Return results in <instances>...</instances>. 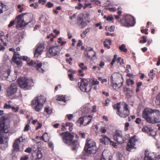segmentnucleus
I'll return each instance as SVG.
<instances>
[{
	"label": "nucleus",
	"mask_w": 160,
	"mask_h": 160,
	"mask_svg": "<svg viewBox=\"0 0 160 160\" xmlns=\"http://www.w3.org/2000/svg\"><path fill=\"white\" fill-rule=\"evenodd\" d=\"M93 148L92 147H90V148L89 149L88 147H84V150L85 152V155L88 156H90L92 155H93L96 152L97 148L96 146V148L94 149V151H93Z\"/></svg>",
	"instance_id": "dca6fc26"
},
{
	"label": "nucleus",
	"mask_w": 160,
	"mask_h": 160,
	"mask_svg": "<svg viewBox=\"0 0 160 160\" xmlns=\"http://www.w3.org/2000/svg\"><path fill=\"white\" fill-rule=\"evenodd\" d=\"M32 16V14L27 13L18 15L15 20V22H16L17 28H18L26 25L24 19H25L28 18H31V19Z\"/></svg>",
	"instance_id": "20e7f679"
},
{
	"label": "nucleus",
	"mask_w": 160,
	"mask_h": 160,
	"mask_svg": "<svg viewBox=\"0 0 160 160\" xmlns=\"http://www.w3.org/2000/svg\"><path fill=\"white\" fill-rule=\"evenodd\" d=\"M122 83H121V85L120 86H119L117 83H112V86L114 89L116 90V89L122 86Z\"/></svg>",
	"instance_id": "2f4dec72"
},
{
	"label": "nucleus",
	"mask_w": 160,
	"mask_h": 160,
	"mask_svg": "<svg viewBox=\"0 0 160 160\" xmlns=\"http://www.w3.org/2000/svg\"><path fill=\"white\" fill-rule=\"evenodd\" d=\"M40 97L38 96L35 98L32 102V106L33 107H34L35 110L38 112L39 111L40 108Z\"/></svg>",
	"instance_id": "2eb2a0df"
},
{
	"label": "nucleus",
	"mask_w": 160,
	"mask_h": 160,
	"mask_svg": "<svg viewBox=\"0 0 160 160\" xmlns=\"http://www.w3.org/2000/svg\"><path fill=\"white\" fill-rule=\"evenodd\" d=\"M15 21H11L10 23L8 25V27L9 28H10L12 26H13L15 24Z\"/></svg>",
	"instance_id": "bf43d9fd"
},
{
	"label": "nucleus",
	"mask_w": 160,
	"mask_h": 160,
	"mask_svg": "<svg viewBox=\"0 0 160 160\" xmlns=\"http://www.w3.org/2000/svg\"><path fill=\"white\" fill-rule=\"evenodd\" d=\"M77 23L78 24L80 22H82L83 21V18L80 17H78L77 18Z\"/></svg>",
	"instance_id": "6e6d98bb"
},
{
	"label": "nucleus",
	"mask_w": 160,
	"mask_h": 160,
	"mask_svg": "<svg viewBox=\"0 0 160 160\" xmlns=\"http://www.w3.org/2000/svg\"><path fill=\"white\" fill-rule=\"evenodd\" d=\"M19 55L18 52H15L12 59L21 58V57H19Z\"/></svg>",
	"instance_id": "c03bdc74"
},
{
	"label": "nucleus",
	"mask_w": 160,
	"mask_h": 160,
	"mask_svg": "<svg viewBox=\"0 0 160 160\" xmlns=\"http://www.w3.org/2000/svg\"><path fill=\"white\" fill-rule=\"evenodd\" d=\"M18 90L17 85L15 83H12L7 90V95L8 96H11L16 93Z\"/></svg>",
	"instance_id": "9b49d317"
},
{
	"label": "nucleus",
	"mask_w": 160,
	"mask_h": 160,
	"mask_svg": "<svg viewBox=\"0 0 160 160\" xmlns=\"http://www.w3.org/2000/svg\"><path fill=\"white\" fill-rule=\"evenodd\" d=\"M45 111L48 114H50L52 112V111L49 109V107L48 106L45 108Z\"/></svg>",
	"instance_id": "58836bf2"
},
{
	"label": "nucleus",
	"mask_w": 160,
	"mask_h": 160,
	"mask_svg": "<svg viewBox=\"0 0 160 160\" xmlns=\"http://www.w3.org/2000/svg\"><path fill=\"white\" fill-rule=\"evenodd\" d=\"M123 92H130V91L132 92V90H131L129 88H127L126 87L123 88Z\"/></svg>",
	"instance_id": "5fc2aeb1"
},
{
	"label": "nucleus",
	"mask_w": 160,
	"mask_h": 160,
	"mask_svg": "<svg viewBox=\"0 0 160 160\" xmlns=\"http://www.w3.org/2000/svg\"><path fill=\"white\" fill-rule=\"evenodd\" d=\"M21 141L20 138L17 139L15 142L14 143L13 145V148L14 151L15 152H18L19 150V144Z\"/></svg>",
	"instance_id": "4be33fe9"
},
{
	"label": "nucleus",
	"mask_w": 160,
	"mask_h": 160,
	"mask_svg": "<svg viewBox=\"0 0 160 160\" xmlns=\"http://www.w3.org/2000/svg\"><path fill=\"white\" fill-rule=\"evenodd\" d=\"M155 74L153 73V70H150V72L148 73L149 77L153 79V78L154 77Z\"/></svg>",
	"instance_id": "a19ab883"
},
{
	"label": "nucleus",
	"mask_w": 160,
	"mask_h": 160,
	"mask_svg": "<svg viewBox=\"0 0 160 160\" xmlns=\"http://www.w3.org/2000/svg\"><path fill=\"white\" fill-rule=\"evenodd\" d=\"M79 67L81 68V69L83 70H87V67L86 66H84V64L83 63H81L79 65Z\"/></svg>",
	"instance_id": "e433bc0d"
},
{
	"label": "nucleus",
	"mask_w": 160,
	"mask_h": 160,
	"mask_svg": "<svg viewBox=\"0 0 160 160\" xmlns=\"http://www.w3.org/2000/svg\"><path fill=\"white\" fill-rule=\"evenodd\" d=\"M88 85V81L86 79L82 78L80 82L78 83V86L81 91L83 92H88L91 89L90 87H88V89L87 87Z\"/></svg>",
	"instance_id": "9d476101"
},
{
	"label": "nucleus",
	"mask_w": 160,
	"mask_h": 160,
	"mask_svg": "<svg viewBox=\"0 0 160 160\" xmlns=\"http://www.w3.org/2000/svg\"><path fill=\"white\" fill-rule=\"evenodd\" d=\"M30 80L26 78L18 79L17 80V83L20 87L25 90L29 89L30 88L31 85L29 84Z\"/></svg>",
	"instance_id": "423d86ee"
},
{
	"label": "nucleus",
	"mask_w": 160,
	"mask_h": 160,
	"mask_svg": "<svg viewBox=\"0 0 160 160\" xmlns=\"http://www.w3.org/2000/svg\"><path fill=\"white\" fill-rule=\"evenodd\" d=\"M113 18L112 17L108 16L107 18V20L108 21H112L113 20Z\"/></svg>",
	"instance_id": "680f3d73"
},
{
	"label": "nucleus",
	"mask_w": 160,
	"mask_h": 160,
	"mask_svg": "<svg viewBox=\"0 0 160 160\" xmlns=\"http://www.w3.org/2000/svg\"><path fill=\"white\" fill-rule=\"evenodd\" d=\"M29 125L28 124H27L25 126L24 131H27L29 129Z\"/></svg>",
	"instance_id": "e2e57ef3"
},
{
	"label": "nucleus",
	"mask_w": 160,
	"mask_h": 160,
	"mask_svg": "<svg viewBox=\"0 0 160 160\" xmlns=\"http://www.w3.org/2000/svg\"><path fill=\"white\" fill-rule=\"evenodd\" d=\"M78 25L79 26L81 27L82 28H83L87 25V23L83 20L80 23H79Z\"/></svg>",
	"instance_id": "4c0bfd02"
},
{
	"label": "nucleus",
	"mask_w": 160,
	"mask_h": 160,
	"mask_svg": "<svg viewBox=\"0 0 160 160\" xmlns=\"http://www.w3.org/2000/svg\"><path fill=\"white\" fill-rule=\"evenodd\" d=\"M60 51V48L58 46H52L49 48L48 52L50 55L55 56L58 55Z\"/></svg>",
	"instance_id": "4468645a"
},
{
	"label": "nucleus",
	"mask_w": 160,
	"mask_h": 160,
	"mask_svg": "<svg viewBox=\"0 0 160 160\" xmlns=\"http://www.w3.org/2000/svg\"><path fill=\"white\" fill-rule=\"evenodd\" d=\"M122 8L121 7H119L118 8V14L119 16H121V15L122 13V11H121Z\"/></svg>",
	"instance_id": "49530a36"
},
{
	"label": "nucleus",
	"mask_w": 160,
	"mask_h": 160,
	"mask_svg": "<svg viewBox=\"0 0 160 160\" xmlns=\"http://www.w3.org/2000/svg\"><path fill=\"white\" fill-rule=\"evenodd\" d=\"M143 131L147 132L149 135L152 137L155 136L156 135V132L151 128H148V127L143 128H142Z\"/></svg>",
	"instance_id": "aec40b11"
},
{
	"label": "nucleus",
	"mask_w": 160,
	"mask_h": 160,
	"mask_svg": "<svg viewBox=\"0 0 160 160\" xmlns=\"http://www.w3.org/2000/svg\"><path fill=\"white\" fill-rule=\"evenodd\" d=\"M12 60L13 62L15 63L17 65L21 67L22 66V64L20 60H17V58L12 59Z\"/></svg>",
	"instance_id": "c85d7f7f"
},
{
	"label": "nucleus",
	"mask_w": 160,
	"mask_h": 160,
	"mask_svg": "<svg viewBox=\"0 0 160 160\" xmlns=\"http://www.w3.org/2000/svg\"><path fill=\"white\" fill-rule=\"evenodd\" d=\"M92 116L89 115L88 116H85L83 117L80 118L76 122L78 124L79 123V126L81 127L82 125L84 126H86L89 124L91 122Z\"/></svg>",
	"instance_id": "1a4fd4ad"
},
{
	"label": "nucleus",
	"mask_w": 160,
	"mask_h": 160,
	"mask_svg": "<svg viewBox=\"0 0 160 160\" xmlns=\"http://www.w3.org/2000/svg\"><path fill=\"white\" fill-rule=\"evenodd\" d=\"M30 7H33L34 8H36L38 6V4L36 3H32L30 5Z\"/></svg>",
	"instance_id": "603ef678"
},
{
	"label": "nucleus",
	"mask_w": 160,
	"mask_h": 160,
	"mask_svg": "<svg viewBox=\"0 0 160 160\" xmlns=\"http://www.w3.org/2000/svg\"><path fill=\"white\" fill-rule=\"evenodd\" d=\"M36 48L34 51V57L37 58L40 55V44H38L36 46Z\"/></svg>",
	"instance_id": "b1692460"
},
{
	"label": "nucleus",
	"mask_w": 160,
	"mask_h": 160,
	"mask_svg": "<svg viewBox=\"0 0 160 160\" xmlns=\"http://www.w3.org/2000/svg\"><path fill=\"white\" fill-rule=\"evenodd\" d=\"M59 136L62 137L64 143L72 146V149L73 151H76L78 148L79 145L78 140H73L74 137L73 133L66 132L60 133Z\"/></svg>",
	"instance_id": "f257e3e1"
},
{
	"label": "nucleus",
	"mask_w": 160,
	"mask_h": 160,
	"mask_svg": "<svg viewBox=\"0 0 160 160\" xmlns=\"http://www.w3.org/2000/svg\"><path fill=\"white\" fill-rule=\"evenodd\" d=\"M68 76L70 80L73 81L74 80V78L73 77V75L72 74H68Z\"/></svg>",
	"instance_id": "13d9d810"
},
{
	"label": "nucleus",
	"mask_w": 160,
	"mask_h": 160,
	"mask_svg": "<svg viewBox=\"0 0 160 160\" xmlns=\"http://www.w3.org/2000/svg\"><path fill=\"white\" fill-rule=\"evenodd\" d=\"M99 83V82L96 79H94L92 82V84L93 85H98Z\"/></svg>",
	"instance_id": "8fccbe9b"
},
{
	"label": "nucleus",
	"mask_w": 160,
	"mask_h": 160,
	"mask_svg": "<svg viewBox=\"0 0 160 160\" xmlns=\"http://www.w3.org/2000/svg\"><path fill=\"white\" fill-rule=\"evenodd\" d=\"M7 118L2 116L0 118V144L3 143V136L9 132V126L6 124Z\"/></svg>",
	"instance_id": "7ed1b4c3"
},
{
	"label": "nucleus",
	"mask_w": 160,
	"mask_h": 160,
	"mask_svg": "<svg viewBox=\"0 0 160 160\" xmlns=\"http://www.w3.org/2000/svg\"><path fill=\"white\" fill-rule=\"evenodd\" d=\"M138 141L136 136L134 135L131 137L129 139L127 143L126 149L127 151L130 152L131 150L135 148L136 142Z\"/></svg>",
	"instance_id": "0eeeda50"
},
{
	"label": "nucleus",
	"mask_w": 160,
	"mask_h": 160,
	"mask_svg": "<svg viewBox=\"0 0 160 160\" xmlns=\"http://www.w3.org/2000/svg\"><path fill=\"white\" fill-rule=\"evenodd\" d=\"M141 122V120L139 118H136V120L135 121V122L137 124L140 123Z\"/></svg>",
	"instance_id": "69168bd1"
},
{
	"label": "nucleus",
	"mask_w": 160,
	"mask_h": 160,
	"mask_svg": "<svg viewBox=\"0 0 160 160\" xmlns=\"http://www.w3.org/2000/svg\"><path fill=\"white\" fill-rule=\"evenodd\" d=\"M126 47L125 44H122L119 47V49L121 51L126 52L128 51V50L126 48Z\"/></svg>",
	"instance_id": "bb28decb"
},
{
	"label": "nucleus",
	"mask_w": 160,
	"mask_h": 160,
	"mask_svg": "<svg viewBox=\"0 0 160 160\" xmlns=\"http://www.w3.org/2000/svg\"><path fill=\"white\" fill-rule=\"evenodd\" d=\"M11 108V106L9 104H8L7 103H5V104L4 107V109H9Z\"/></svg>",
	"instance_id": "de8ad7c7"
},
{
	"label": "nucleus",
	"mask_w": 160,
	"mask_h": 160,
	"mask_svg": "<svg viewBox=\"0 0 160 160\" xmlns=\"http://www.w3.org/2000/svg\"><path fill=\"white\" fill-rule=\"evenodd\" d=\"M90 30V28H87L86 29V30L83 31L82 33L81 34V36L84 38L86 37V35L87 33V32H89Z\"/></svg>",
	"instance_id": "473e14b6"
},
{
	"label": "nucleus",
	"mask_w": 160,
	"mask_h": 160,
	"mask_svg": "<svg viewBox=\"0 0 160 160\" xmlns=\"http://www.w3.org/2000/svg\"><path fill=\"white\" fill-rule=\"evenodd\" d=\"M28 158V156H25L24 157H21V160H27Z\"/></svg>",
	"instance_id": "774afa93"
},
{
	"label": "nucleus",
	"mask_w": 160,
	"mask_h": 160,
	"mask_svg": "<svg viewBox=\"0 0 160 160\" xmlns=\"http://www.w3.org/2000/svg\"><path fill=\"white\" fill-rule=\"evenodd\" d=\"M120 103H117L113 106L114 109L117 110L116 113L121 118H124L130 114L128 105L126 103H123L121 107Z\"/></svg>",
	"instance_id": "f03ea898"
},
{
	"label": "nucleus",
	"mask_w": 160,
	"mask_h": 160,
	"mask_svg": "<svg viewBox=\"0 0 160 160\" xmlns=\"http://www.w3.org/2000/svg\"><path fill=\"white\" fill-rule=\"evenodd\" d=\"M126 82L128 86H129L130 83L132 85L134 84V82L132 80L128 79L127 80Z\"/></svg>",
	"instance_id": "79ce46f5"
},
{
	"label": "nucleus",
	"mask_w": 160,
	"mask_h": 160,
	"mask_svg": "<svg viewBox=\"0 0 160 160\" xmlns=\"http://www.w3.org/2000/svg\"><path fill=\"white\" fill-rule=\"evenodd\" d=\"M96 143L93 140L90 139H88L87 140L85 147H88L89 149L90 147H92L93 148V151H94V149L96 148Z\"/></svg>",
	"instance_id": "f3484780"
},
{
	"label": "nucleus",
	"mask_w": 160,
	"mask_h": 160,
	"mask_svg": "<svg viewBox=\"0 0 160 160\" xmlns=\"http://www.w3.org/2000/svg\"><path fill=\"white\" fill-rule=\"evenodd\" d=\"M154 110L155 109H152L150 108H145L142 112V117L147 122L151 123Z\"/></svg>",
	"instance_id": "39448f33"
},
{
	"label": "nucleus",
	"mask_w": 160,
	"mask_h": 160,
	"mask_svg": "<svg viewBox=\"0 0 160 160\" xmlns=\"http://www.w3.org/2000/svg\"><path fill=\"white\" fill-rule=\"evenodd\" d=\"M103 44L105 47L107 48L108 49L110 48V46L107 44V42L106 41L103 42Z\"/></svg>",
	"instance_id": "4d7b16f0"
},
{
	"label": "nucleus",
	"mask_w": 160,
	"mask_h": 160,
	"mask_svg": "<svg viewBox=\"0 0 160 160\" xmlns=\"http://www.w3.org/2000/svg\"><path fill=\"white\" fill-rule=\"evenodd\" d=\"M116 157L118 160H124L125 158L123 155L120 152H117L116 154Z\"/></svg>",
	"instance_id": "c756f323"
},
{
	"label": "nucleus",
	"mask_w": 160,
	"mask_h": 160,
	"mask_svg": "<svg viewBox=\"0 0 160 160\" xmlns=\"http://www.w3.org/2000/svg\"><path fill=\"white\" fill-rule=\"evenodd\" d=\"M147 37L145 36H142V40H140L139 41L140 43H144L147 42Z\"/></svg>",
	"instance_id": "c9c22d12"
},
{
	"label": "nucleus",
	"mask_w": 160,
	"mask_h": 160,
	"mask_svg": "<svg viewBox=\"0 0 160 160\" xmlns=\"http://www.w3.org/2000/svg\"><path fill=\"white\" fill-rule=\"evenodd\" d=\"M33 15H32V16L31 18H31H28L25 19H24V21L26 23V25L28 24V23L31 22V21L32 20V18Z\"/></svg>",
	"instance_id": "72a5a7b5"
},
{
	"label": "nucleus",
	"mask_w": 160,
	"mask_h": 160,
	"mask_svg": "<svg viewBox=\"0 0 160 160\" xmlns=\"http://www.w3.org/2000/svg\"><path fill=\"white\" fill-rule=\"evenodd\" d=\"M99 3L104 7L108 6L110 4V2L108 0H100Z\"/></svg>",
	"instance_id": "393cba45"
},
{
	"label": "nucleus",
	"mask_w": 160,
	"mask_h": 160,
	"mask_svg": "<svg viewBox=\"0 0 160 160\" xmlns=\"http://www.w3.org/2000/svg\"><path fill=\"white\" fill-rule=\"evenodd\" d=\"M82 7V5L81 3H79L78 5V6L76 7V8L78 9H80Z\"/></svg>",
	"instance_id": "052dcab7"
},
{
	"label": "nucleus",
	"mask_w": 160,
	"mask_h": 160,
	"mask_svg": "<svg viewBox=\"0 0 160 160\" xmlns=\"http://www.w3.org/2000/svg\"><path fill=\"white\" fill-rule=\"evenodd\" d=\"M105 152L103 151L102 153V158H101L100 160H108V157H105Z\"/></svg>",
	"instance_id": "ea45409f"
},
{
	"label": "nucleus",
	"mask_w": 160,
	"mask_h": 160,
	"mask_svg": "<svg viewBox=\"0 0 160 160\" xmlns=\"http://www.w3.org/2000/svg\"><path fill=\"white\" fill-rule=\"evenodd\" d=\"M148 28H146L145 29H142L141 30V32L142 33H144L146 34H148Z\"/></svg>",
	"instance_id": "09e8293b"
},
{
	"label": "nucleus",
	"mask_w": 160,
	"mask_h": 160,
	"mask_svg": "<svg viewBox=\"0 0 160 160\" xmlns=\"http://www.w3.org/2000/svg\"><path fill=\"white\" fill-rule=\"evenodd\" d=\"M102 138L100 139V141L102 142V144L107 145L108 144L109 142L110 144L113 146L114 148L117 146L116 143L112 141L110 138H108L106 136L103 135H102Z\"/></svg>",
	"instance_id": "f8f14e48"
},
{
	"label": "nucleus",
	"mask_w": 160,
	"mask_h": 160,
	"mask_svg": "<svg viewBox=\"0 0 160 160\" xmlns=\"http://www.w3.org/2000/svg\"><path fill=\"white\" fill-rule=\"evenodd\" d=\"M126 18L127 22L128 24V27L133 26L136 23L135 18L131 16H126Z\"/></svg>",
	"instance_id": "a211bd4d"
},
{
	"label": "nucleus",
	"mask_w": 160,
	"mask_h": 160,
	"mask_svg": "<svg viewBox=\"0 0 160 160\" xmlns=\"http://www.w3.org/2000/svg\"><path fill=\"white\" fill-rule=\"evenodd\" d=\"M57 100L65 102L66 101L65 96L63 95H59L57 97Z\"/></svg>",
	"instance_id": "cd10ccee"
},
{
	"label": "nucleus",
	"mask_w": 160,
	"mask_h": 160,
	"mask_svg": "<svg viewBox=\"0 0 160 160\" xmlns=\"http://www.w3.org/2000/svg\"><path fill=\"white\" fill-rule=\"evenodd\" d=\"M124 127V130L127 131L128 130V127L129 126V124L128 122H126L125 123Z\"/></svg>",
	"instance_id": "a18cd8bd"
},
{
	"label": "nucleus",
	"mask_w": 160,
	"mask_h": 160,
	"mask_svg": "<svg viewBox=\"0 0 160 160\" xmlns=\"http://www.w3.org/2000/svg\"><path fill=\"white\" fill-rule=\"evenodd\" d=\"M92 49H93L91 48L88 51L85 50L84 52L85 56L88 57L89 58H90L91 60H92V57H95L96 56L95 52Z\"/></svg>",
	"instance_id": "6ab92c4d"
},
{
	"label": "nucleus",
	"mask_w": 160,
	"mask_h": 160,
	"mask_svg": "<svg viewBox=\"0 0 160 160\" xmlns=\"http://www.w3.org/2000/svg\"><path fill=\"white\" fill-rule=\"evenodd\" d=\"M54 6L53 3H51L50 2H48L47 4L46 5V6L48 8H51L52 7Z\"/></svg>",
	"instance_id": "37998d69"
},
{
	"label": "nucleus",
	"mask_w": 160,
	"mask_h": 160,
	"mask_svg": "<svg viewBox=\"0 0 160 160\" xmlns=\"http://www.w3.org/2000/svg\"><path fill=\"white\" fill-rule=\"evenodd\" d=\"M152 121L151 123L152 124H155L160 122V112L158 110L155 109Z\"/></svg>",
	"instance_id": "ddd939ff"
},
{
	"label": "nucleus",
	"mask_w": 160,
	"mask_h": 160,
	"mask_svg": "<svg viewBox=\"0 0 160 160\" xmlns=\"http://www.w3.org/2000/svg\"><path fill=\"white\" fill-rule=\"evenodd\" d=\"M114 140L119 144L124 142L125 138L121 131L116 130L113 135Z\"/></svg>",
	"instance_id": "6e6552de"
},
{
	"label": "nucleus",
	"mask_w": 160,
	"mask_h": 160,
	"mask_svg": "<svg viewBox=\"0 0 160 160\" xmlns=\"http://www.w3.org/2000/svg\"><path fill=\"white\" fill-rule=\"evenodd\" d=\"M32 151V149L31 148H27L25 150V152L28 153H30Z\"/></svg>",
	"instance_id": "338daca9"
},
{
	"label": "nucleus",
	"mask_w": 160,
	"mask_h": 160,
	"mask_svg": "<svg viewBox=\"0 0 160 160\" xmlns=\"http://www.w3.org/2000/svg\"><path fill=\"white\" fill-rule=\"evenodd\" d=\"M116 61L117 62L119 63L120 65H122L124 63V60L121 58L119 57L116 59Z\"/></svg>",
	"instance_id": "f704fd0d"
},
{
	"label": "nucleus",
	"mask_w": 160,
	"mask_h": 160,
	"mask_svg": "<svg viewBox=\"0 0 160 160\" xmlns=\"http://www.w3.org/2000/svg\"><path fill=\"white\" fill-rule=\"evenodd\" d=\"M29 66H33L36 67L37 70L39 71L40 68V62L39 60H37L36 61L34 62L33 61H31L28 63Z\"/></svg>",
	"instance_id": "412c9836"
},
{
	"label": "nucleus",
	"mask_w": 160,
	"mask_h": 160,
	"mask_svg": "<svg viewBox=\"0 0 160 160\" xmlns=\"http://www.w3.org/2000/svg\"><path fill=\"white\" fill-rule=\"evenodd\" d=\"M67 116L68 121H70L73 118V115L72 114H67Z\"/></svg>",
	"instance_id": "3c124183"
},
{
	"label": "nucleus",
	"mask_w": 160,
	"mask_h": 160,
	"mask_svg": "<svg viewBox=\"0 0 160 160\" xmlns=\"http://www.w3.org/2000/svg\"><path fill=\"white\" fill-rule=\"evenodd\" d=\"M151 153H149L148 150L145 151V160H155V159L154 158H153L151 155Z\"/></svg>",
	"instance_id": "5701e85b"
},
{
	"label": "nucleus",
	"mask_w": 160,
	"mask_h": 160,
	"mask_svg": "<svg viewBox=\"0 0 160 160\" xmlns=\"http://www.w3.org/2000/svg\"><path fill=\"white\" fill-rule=\"evenodd\" d=\"M120 22L122 26L128 27V23L127 22V20L126 18V16L123 19H121Z\"/></svg>",
	"instance_id": "a878e982"
},
{
	"label": "nucleus",
	"mask_w": 160,
	"mask_h": 160,
	"mask_svg": "<svg viewBox=\"0 0 160 160\" xmlns=\"http://www.w3.org/2000/svg\"><path fill=\"white\" fill-rule=\"evenodd\" d=\"M109 11L111 12H114L115 11H116V8H109Z\"/></svg>",
	"instance_id": "0e129e2a"
},
{
	"label": "nucleus",
	"mask_w": 160,
	"mask_h": 160,
	"mask_svg": "<svg viewBox=\"0 0 160 160\" xmlns=\"http://www.w3.org/2000/svg\"><path fill=\"white\" fill-rule=\"evenodd\" d=\"M41 139L42 140L45 142H47L48 140V134L46 133H44L41 137Z\"/></svg>",
	"instance_id": "7c9ffc66"
},
{
	"label": "nucleus",
	"mask_w": 160,
	"mask_h": 160,
	"mask_svg": "<svg viewBox=\"0 0 160 160\" xmlns=\"http://www.w3.org/2000/svg\"><path fill=\"white\" fill-rule=\"evenodd\" d=\"M21 58L23 60L25 61H28L30 60V58L26 56H23Z\"/></svg>",
	"instance_id": "864d4df0"
}]
</instances>
